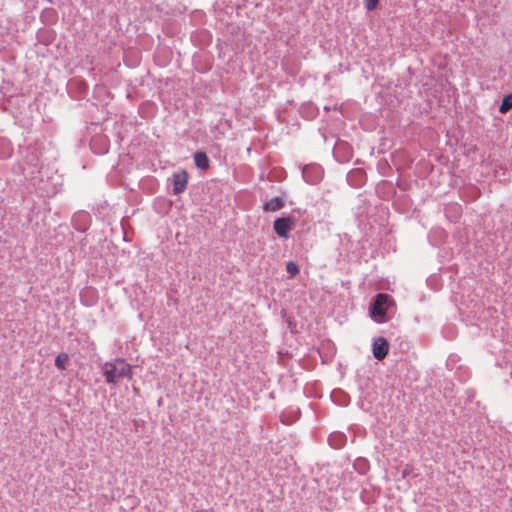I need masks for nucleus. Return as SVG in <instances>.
<instances>
[{
    "mask_svg": "<svg viewBox=\"0 0 512 512\" xmlns=\"http://www.w3.org/2000/svg\"><path fill=\"white\" fill-rule=\"evenodd\" d=\"M389 301V296L384 293H380L376 296V299L370 309V314L378 322L385 321L386 306Z\"/></svg>",
    "mask_w": 512,
    "mask_h": 512,
    "instance_id": "nucleus-2",
    "label": "nucleus"
},
{
    "mask_svg": "<svg viewBox=\"0 0 512 512\" xmlns=\"http://www.w3.org/2000/svg\"><path fill=\"white\" fill-rule=\"evenodd\" d=\"M102 372L106 382L109 384H115L123 377L129 380L133 377L132 366L123 358H116L106 362L102 367Z\"/></svg>",
    "mask_w": 512,
    "mask_h": 512,
    "instance_id": "nucleus-1",
    "label": "nucleus"
},
{
    "mask_svg": "<svg viewBox=\"0 0 512 512\" xmlns=\"http://www.w3.org/2000/svg\"><path fill=\"white\" fill-rule=\"evenodd\" d=\"M284 207V200L280 197L272 198L263 205L265 212H276Z\"/></svg>",
    "mask_w": 512,
    "mask_h": 512,
    "instance_id": "nucleus-6",
    "label": "nucleus"
},
{
    "mask_svg": "<svg viewBox=\"0 0 512 512\" xmlns=\"http://www.w3.org/2000/svg\"><path fill=\"white\" fill-rule=\"evenodd\" d=\"M69 362H70V357L65 352L59 353L55 358V366L59 370H62V371L67 369Z\"/></svg>",
    "mask_w": 512,
    "mask_h": 512,
    "instance_id": "nucleus-7",
    "label": "nucleus"
},
{
    "mask_svg": "<svg viewBox=\"0 0 512 512\" xmlns=\"http://www.w3.org/2000/svg\"><path fill=\"white\" fill-rule=\"evenodd\" d=\"M188 182V176L185 171L175 173L173 175V192L174 194H180L186 189Z\"/></svg>",
    "mask_w": 512,
    "mask_h": 512,
    "instance_id": "nucleus-5",
    "label": "nucleus"
},
{
    "mask_svg": "<svg viewBox=\"0 0 512 512\" xmlns=\"http://www.w3.org/2000/svg\"><path fill=\"white\" fill-rule=\"evenodd\" d=\"M363 2L367 11H373L377 8L379 0H364Z\"/></svg>",
    "mask_w": 512,
    "mask_h": 512,
    "instance_id": "nucleus-11",
    "label": "nucleus"
},
{
    "mask_svg": "<svg viewBox=\"0 0 512 512\" xmlns=\"http://www.w3.org/2000/svg\"><path fill=\"white\" fill-rule=\"evenodd\" d=\"M512 108V94L506 95L501 102L499 111L502 114L507 113Z\"/></svg>",
    "mask_w": 512,
    "mask_h": 512,
    "instance_id": "nucleus-9",
    "label": "nucleus"
},
{
    "mask_svg": "<svg viewBox=\"0 0 512 512\" xmlns=\"http://www.w3.org/2000/svg\"><path fill=\"white\" fill-rule=\"evenodd\" d=\"M389 352V343L384 337H378L373 342V355L377 360H383Z\"/></svg>",
    "mask_w": 512,
    "mask_h": 512,
    "instance_id": "nucleus-4",
    "label": "nucleus"
},
{
    "mask_svg": "<svg viewBox=\"0 0 512 512\" xmlns=\"http://www.w3.org/2000/svg\"><path fill=\"white\" fill-rule=\"evenodd\" d=\"M296 220L292 217H281L274 221V231L281 238H288L289 232L295 227Z\"/></svg>",
    "mask_w": 512,
    "mask_h": 512,
    "instance_id": "nucleus-3",
    "label": "nucleus"
},
{
    "mask_svg": "<svg viewBox=\"0 0 512 512\" xmlns=\"http://www.w3.org/2000/svg\"><path fill=\"white\" fill-rule=\"evenodd\" d=\"M286 270L289 273L290 277H294V276H296L299 273V267L293 261H290V262L287 263Z\"/></svg>",
    "mask_w": 512,
    "mask_h": 512,
    "instance_id": "nucleus-10",
    "label": "nucleus"
},
{
    "mask_svg": "<svg viewBox=\"0 0 512 512\" xmlns=\"http://www.w3.org/2000/svg\"><path fill=\"white\" fill-rule=\"evenodd\" d=\"M194 161L198 168L207 169L209 167V159L203 152H197L194 155Z\"/></svg>",
    "mask_w": 512,
    "mask_h": 512,
    "instance_id": "nucleus-8",
    "label": "nucleus"
}]
</instances>
